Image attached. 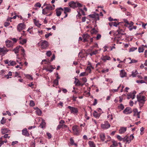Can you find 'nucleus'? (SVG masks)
<instances>
[{"label": "nucleus", "mask_w": 147, "mask_h": 147, "mask_svg": "<svg viewBox=\"0 0 147 147\" xmlns=\"http://www.w3.org/2000/svg\"><path fill=\"white\" fill-rule=\"evenodd\" d=\"M91 69H93V67L91 65L88 66L87 67L86 70L90 73L91 72Z\"/></svg>", "instance_id": "nucleus-35"}, {"label": "nucleus", "mask_w": 147, "mask_h": 147, "mask_svg": "<svg viewBox=\"0 0 147 147\" xmlns=\"http://www.w3.org/2000/svg\"><path fill=\"white\" fill-rule=\"evenodd\" d=\"M47 134L49 139H50L51 138V135L50 133L48 132L47 133Z\"/></svg>", "instance_id": "nucleus-64"}, {"label": "nucleus", "mask_w": 147, "mask_h": 147, "mask_svg": "<svg viewBox=\"0 0 147 147\" xmlns=\"http://www.w3.org/2000/svg\"><path fill=\"white\" fill-rule=\"evenodd\" d=\"M9 51V50L7 49L5 47L3 48L0 47V52L2 53L4 55L6 54Z\"/></svg>", "instance_id": "nucleus-15"}, {"label": "nucleus", "mask_w": 147, "mask_h": 147, "mask_svg": "<svg viewBox=\"0 0 147 147\" xmlns=\"http://www.w3.org/2000/svg\"><path fill=\"white\" fill-rule=\"evenodd\" d=\"M135 98V95L134 94L132 93L128 95L127 98L128 99L131 98L132 99H133Z\"/></svg>", "instance_id": "nucleus-23"}, {"label": "nucleus", "mask_w": 147, "mask_h": 147, "mask_svg": "<svg viewBox=\"0 0 147 147\" xmlns=\"http://www.w3.org/2000/svg\"><path fill=\"white\" fill-rule=\"evenodd\" d=\"M137 49V47H132L129 49V52H133Z\"/></svg>", "instance_id": "nucleus-41"}, {"label": "nucleus", "mask_w": 147, "mask_h": 147, "mask_svg": "<svg viewBox=\"0 0 147 147\" xmlns=\"http://www.w3.org/2000/svg\"><path fill=\"white\" fill-rule=\"evenodd\" d=\"M70 144L71 145H75L76 146H77V144L74 143V141L72 138H71L70 139Z\"/></svg>", "instance_id": "nucleus-24"}, {"label": "nucleus", "mask_w": 147, "mask_h": 147, "mask_svg": "<svg viewBox=\"0 0 147 147\" xmlns=\"http://www.w3.org/2000/svg\"><path fill=\"white\" fill-rule=\"evenodd\" d=\"M55 67H53L52 65L47 66V67H45L43 69L46 70L47 71H49L50 72L53 71V70L55 69Z\"/></svg>", "instance_id": "nucleus-8"}, {"label": "nucleus", "mask_w": 147, "mask_h": 147, "mask_svg": "<svg viewBox=\"0 0 147 147\" xmlns=\"http://www.w3.org/2000/svg\"><path fill=\"white\" fill-rule=\"evenodd\" d=\"M63 124H60L57 127V129H59L61 128H63Z\"/></svg>", "instance_id": "nucleus-50"}, {"label": "nucleus", "mask_w": 147, "mask_h": 147, "mask_svg": "<svg viewBox=\"0 0 147 147\" xmlns=\"http://www.w3.org/2000/svg\"><path fill=\"white\" fill-rule=\"evenodd\" d=\"M138 62V61L134 59H132L131 60V61L129 63V64H132L136 63Z\"/></svg>", "instance_id": "nucleus-42"}, {"label": "nucleus", "mask_w": 147, "mask_h": 147, "mask_svg": "<svg viewBox=\"0 0 147 147\" xmlns=\"http://www.w3.org/2000/svg\"><path fill=\"white\" fill-rule=\"evenodd\" d=\"M6 122V119H4V117H2V119L1 121V123L2 124H5Z\"/></svg>", "instance_id": "nucleus-43"}, {"label": "nucleus", "mask_w": 147, "mask_h": 147, "mask_svg": "<svg viewBox=\"0 0 147 147\" xmlns=\"http://www.w3.org/2000/svg\"><path fill=\"white\" fill-rule=\"evenodd\" d=\"M90 32L91 34H95L97 32V31L94 28H93L90 31Z\"/></svg>", "instance_id": "nucleus-38"}, {"label": "nucleus", "mask_w": 147, "mask_h": 147, "mask_svg": "<svg viewBox=\"0 0 147 147\" xmlns=\"http://www.w3.org/2000/svg\"><path fill=\"white\" fill-rule=\"evenodd\" d=\"M49 12V11L46 8H44L42 10V13L43 14L45 15Z\"/></svg>", "instance_id": "nucleus-28"}, {"label": "nucleus", "mask_w": 147, "mask_h": 147, "mask_svg": "<svg viewBox=\"0 0 147 147\" xmlns=\"http://www.w3.org/2000/svg\"><path fill=\"white\" fill-rule=\"evenodd\" d=\"M119 23H117L116 22H111L109 23V25L110 26H113L117 27V26L119 25Z\"/></svg>", "instance_id": "nucleus-21"}, {"label": "nucleus", "mask_w": 147, "mask_h": 147, "mask_svg": "<svg viewBox=\"0 0 147 147\" xmlns=\"http://www.w3.org/2000/svg\"><path fill=\"white\" fill-rule=\"evenodd\" d=\"M36 113L39 116H40L42 114V111L41 110L39 109H37L36 111Z\"/></svg>", "instance_id": "nucleus-31"}, {"label": "nucleus", "mask_w": 147, "mask_h": 147, "mask_svg": "<svg viewBox=\"0 0 147 147\" xmlns=\"http://www.w3.org/2000/svg\"><path fill=\"white\" fill-rule=\"evenodd\" d=\"M71 11V9L67 7L64 8V13H67V12H70Z\"/></svg>", "instance_id": "nucleus-27"}, {"label": "nucleus", "mask_w": 147, "mask_h": 147, "mask_svg": "<svg viewBox=\"0 0 147 147\" xmlns=\"http://www.w3.org/2000/svg\"><path fill=\"white\" fill-rule=\"evenodd\" d=\"M83 38H85L87 39L89 38L90 37L89 35L88 34H84L83 35Z\"/></svg>", "instance_id": "nucleus-39"}, {"label": "nucleus", "mask_w": 147, "mask_h": 147, "mask_svg": "<svg viewBox=\"0 0 147 147\" xmlns=\"http://www.w3.org/2000/svg\"><path fill=\"white\" fill-rule=\"evenodd\" d=\"M144 49L143 47H139L138 48V52L139 53L143 52L144 51Z\"/></svg>", "instance_id": "nucleus-44"}, {"label": "nucleus", "mask_w": 147, "mask_h": 147, "mask_svg": "<svg viewBox=\"0 0 147 147\" xmlns=\"http://www.w3.org/2000/svg\"><path fill=\"white\" fill-rule=\"evenodd\" d=\"M52 34L51 33H50L48 34H46L45 35V37L46 38H48L49 36H51Z\"/></svg>", "instance_id": "nucleus-60"}, {"label": "nucleus", "mask_w": 147, "mask_h": 147, "mask_svg": "<svg viewBox=\"0 0 147 147\" xmlns=\"http://www.w3.org/2000/svg\"><path fill=\"white\" fill-rule=\"evenodd\" d=\"M9 132L10 130L7 129V128L2 129L1 130V132L2 134H5Z\"/></svg>", "instance_id": "nucleus-20"}, {"label": "nucleus", "mask_w": 147, "mask_h": 147, "mask_svg": "<svg viewBox=\"0 0 147 147\" xmlns=\"http://www.w3.org/2000/svg\"><path fill=\"white\" fill-rule=\"evenodd\" d=\"M110 127V124L107 121L105 122L104 124H102V128L104 129H108Z\"/></svg>", "instance_id": "nucleus-11"}, {"label": "nucleus", "mask_w": 147, "mask_h": 147, "mask_svg": "<svg viewBox=\"0 0 147 147\" xmlns=\"http://www.w3.org/2000/svg\"><path fill=\"white\" fill-rule=\"evenodd\" d=\"M45 122L43 121H42V122L40 124V126L42 128H43L45 127Z\"/></svg>", "instance_id": "nucleus-40"}, {"label": "nucleus", "mask_w": 147, "mask_h": 147, "mask_svg": "<svg viewBox=\"0 0 147 147\" xmlns=\"http://www.w3.org/2000/svg\"><path fill=\"white\" fill-rule=\"evenodd\" d=\"M121 85H120L118 88L117 89H113V90H111V91L113 92H117L118 91V89L120 88Z\"/></svg>", "instance_id": "nucleus-51"}, {"label": "nucleus", "mask_w": 147, "mask_h": 147, "mask_svg": "<svg viewBox=\"0 0 147 147\" xmlns=\"http://www.w3.org/2000/svg\"><path fill=\"white\" fill-rule=\"evenodd\" d=\"M132 112V110L129 107H126L123 111V113L125 114H130Z\"/></svg>", "instance_id": "nucleus-10"}, {"label": "nucleus", "mask_w": 147, "mask_h": 147, "mask_svg": "<svg viewBox=\"0 0 147 147\" xmlns=\"http://www.w3.org/2000/svg\"><path fill=\"white\" fill-rule=\"evenodd\" d=\"M16 64V63L14 61H9V63L8 64V65L9 66H13Z\"/></svg>", "instance_id": "nucleus-29"}, {"label": "nucleus", "mask_w": 147, "mask_h": 147, "mask_svg": "<svg viewBox=\"0 0 147 147\" xmlns=\"http://www.w3.org/2000/svg\"><path fill=\"white\" fill-rule=\"evenodd\" d=\"M22 134L27 136H29V134L27 131V129L26 128H25L23 129L22 131Z\"/></svg>", "instance_id": "nucleus-19"}, {"label": "nucleus", "mask_w": 147, "mask_h": 147, "mask_svg": "<svg viewBox=\"0 0 147 147\" xmlns=\"http://www.w3.org/2000/svg\"><path fill=\"white\" fill-rule=\"evenodd\" d=\"M26 27V25L24 23H20L17 26V28L18 31L20 32L24 29Z\"/></svg>", "instance_id": "nucleus-5"}, {"label": "nucleus", "mask_w": 147, "mask_h": 147, "mask_svg": "<svg viewBox=\"0 0 147 147\" xmlns=\"http://www.w3.org/2000/svg\"><path fill=\"white\" fill-rule=\"evenodd\" d=\"M127 130V127H121L119 130V133L120 134H123L125 133Z\"/></svg>", "instance_id": "nucleus-16"}, {"label": "nucleus", "mask_w": 147, "mask_h": 147, "mask_svg": "<svg viewBox=\"0 0 147 147\" xmlns=\"http://www.w3.org/2000/svg\"><path fill=\"white\" fill-rule=\"evenodd\" d=\"M118 107L119 109H121V110H123L124 108V107L122 104H121L119 105L118 106Z\"/></svg>", "instance_id": "nucleus-49"}, {"label": "nucleus", "mask_w": 147, "mask_h": 147, "mask_svg": "<svg viewBox=\"0 0 147 147\" xmlns=\"http://www.w3.org/2000/svg\"><path fill=\"white\" fill-rule=\"evenodd\" d=\"M107 117L109 119V120H111L113 119V118L112 115H107Z\"/></svg>", "instance_id": "nucleus-48"}, {"label": "nucleus", "mask_w": 147, "mask_h": 147, "mask_svg": "<svg viewBox=\"0 0 147 147\" xmlns=\"http://www.w3.org/2000/svg\"><path fill=\"white\" fill-rule=\"evenodd\" d=\"M30 106L33 107L35 105L33 101L31 100L30 103Z\"/></svg>", "instance_id": "nucleus-45"}, {"label": "nucleus", "mask_w": 147, "mask_h": 147, "mask_svg": "<svg viewBox=\"0 0 147 147\" xmlns=\"http://www.w3.org/2000/svg\"><path fill=\"white\" fill-rule=\"evenodd\" d=\"M137 98L140 107H142L145 103L146 97L144 96L139 94L137 96Z\"/></svg>", "instance_id": "nucleus-1"}, {"label": "nucleus", "mask_w": 147, "mask_h": 147, "mask_svg": "<svg viewBox=\"0 0 147 147\" xmlns=\"http://www.w3.org/2000/svg\"><path fill=\"white\" fill-rule=\"evenodd\" d=\"M82 80L83 81V82L84 83H85L87 81V79L86 78H82Z\"/></svg>", "instance_id": "nucleus-58"}, {"label": "nucleus", "mask_w": 147, "mask_h": 147, "mask_svg": "<svg viewBox=\"0 0 147 147\" xmlns=\"http://www.w3.org/2000/svg\"><path fill=\"white\" fill-rule=\"evenodd\" d=\"M102 59L104 61H106L107 60H110L111 58L110 57L107 55H105L103 56V58Z\"/></svg>", "instance_id": "nucleus-22"}, {"label": "nucleus", "mask_w": 147, "mask_h": 147, "mask_svg": "<svg viewBox=\"0 0 147 147\" xmlns=\"http://www.w3.org/2000/svg\"><path fill=\"white\" fill-rule=\"evenodd\" d=\"M75 80L74 81V83L75 84L76 86H79L80 85H81V83L78 79L75 78Z\"/></svg>", "instance_id": "nucleus-26"}, {"label": "nucleus", "mask_w": 147, "mask_h": 147, "mask_svg": "<svg viewBox=\"0 0 147 147\" xmlns=\"http://www.w3.org/2000/svg\"><path fill=\"white\" fill-rule=\"evenodd\" d=\"M138 73L137 70H136L135 71H133L132 72L131 76L133 77H136V75L138 74Z\"/></svg>", "instance_id": "nucleus-33"}, {"label": "nucleus", "mask_w": 147, "mask_h": 147, "mask_svg": "<svg viewBox=\"0 0 147 147\" xmlns=\"http://www.w3.org/2000/svg\"><path fill=\"white\" fill-rule=\"evenodd\" d=\"M35 24L36 26L39 27L41 26V24H39L38 22H35Z\"/></svg>", "instance_id": "nucleus-55"}, {"label": "nucleus", "mask_w": 147, "mask_h": 147, "mask_svg": "<svg viewBox=\"0 0 147 147\" xmlns=\"http://www.w3.org/2000/svg\"><path fill=\"white\" fill-rule=\"evenodd\" d=\"M51 55V51H48L46 53V55L48 57H50Z\"/></svg>", "instance_id": "nucleus-47"}, {"label": "nucleus", "mask_w": 147, "mask_h": 147, "mask_svg": "<svg viewBox=\"0 0 147 147\" xmlns=\"http://www.w3.org/2000/svg\"><path fill=\"white\" fill-rule=\"evenodd\" d=\"M120 7L121 9L123 11H125L126 10V9L123 7H122L121 6H120Z\"/></svg>", "instance_id": "nucleus-53"}, {"label": "nucleus", "mask_w": 147, "mask_h": 147, "mask_svg": "<svg viewBox=\"0 0 147 147\" xmlns=\"http://www.w3.org/2000/svg\"><path fill=\"white\" fill-rule=\"evenodd\" d=\"M73 133V134L77 136L79 135L81 132V130L80 127L76 125L73 126L72 128Z\"/></svg>", "instance_id": "nucleus-2"}, {"label": "nucleus", "mask_w": 147, "mask_h": 147, "mask_svg": "<svg viewBox=\"0 0 147 147\" xmlns=\"http://www.w3.org/2000/svg\"><path fill=\"white\" fill-rule=\"evenodd\" d=\"M41 5L39 3H37L35 5V6L40 7H41Z\"/></svg>", "instance_id": "nucleus-54"}, {"label": "nucleus", "mask_w": 147, "mask_h": 147, "mask_svg": "<svg viewBox=\"0 0 147 147\" xmlns=\"http://www.w3.org/2000/svg\"><path fill=\"white\" fill-rule=\"evenodd\" d=\"M48 46V42L46 41H41V47L42 49H46Z\"/></svg>", "instance_id": "nucleus-9"}, {"label": "nucleus", "mask_w": 147, "mask_h": 147, "mask_svg": "<svg viewBox=\"0 0 147 147\" xmlns=\"http://www.w3.org/2000/svg\"><path fill=\"white\" fill-rule=\"evenodd\" d=\"M76 7H77L78 6L79 7H82V5L80 3H79L78 2H76Z\"/></svg>", "instance_id": "nucleus-62"}, {"label": "nucleus", "mask_w": 147, "mask_h": 147, "mask_svg": "<svg viewBox=\"0 0 147 147\" xmlns=\"http://www.w3.org/2000/svg\"><path fill=\"white\" fill-rule=\"evenodd\" d=\"M98 66H101L100 63H98L96 64V69H98V68L99 67H98Z\"/></svg>", "instance_id": "nucleus-63"}, {"label": "nucleus", "mask_w": 147, "mask_h": 147, "mask_svg": "<svg viewBox=\"0 0 147 147\" xmlns=\"http://www.w3.org/2000/svg\"><path fill=\"white\" fill-rule=\"evenodd\" d=\"M5 42L6 46L8 48L12 47L13 45V43L10 40H7Z\"/></svg>", "instance_id": "nucleus-7"}, {"label": "nucleus", "mask_w": 147, "mask_h": 147, "mask_svg": "<svg viewBox=\"0 0 147 147\" xmlns=\"http://www.w3.org/2000/svg\"><path fill=\"white\" fill-rule=\"evenodd\" d=\"M20 46L19 47H17L13 49V51H14L15 53L16 54L18 53L19 47H20Z\"/></svg>", "instance_id": "nucleus-36"}, {"label": "nucleus", "mask_w": 147, "mask_h": 147, "mask_svg": "<svg viewBox=\"0 0 147 147\" xmlns=\"http://www.w3.org/2000/svg\"><path fill=\"white\" fill-rule=\"evenodd\" d=\"M89 16L91 18H94L96 20L99 19L98 14L96 13H94L93 14L90 15Z\"/></svg>", "instance_id": "nucleus-14"}, {"label": "nucleus", "mask_w": 147, "mask_h": 147, "mask_svg": "<svg viewBox=\"0 0 147 147\" xmlns=\"http://www.w3.org/2000/svg\"><path fill=\"white\" fill-rule=\"evenodd\" d=\"M26 42V39H23L22 40L20 41V43L22 45H23Z\"/></svg>", "instance_id": "nucleus-46"}, {"label": "nucleus", "mask_w": 147, "mask_h": 147, "mask_svg": "<svg viewBox=\"0 0 147 147\" xmlns=\"http://www.w3.org/2000/svg\"><path fill=\"white\" fill-rule=\"evenodd\" d=\"M67 108L70 110L71 113L75 114L77 113L78 112V110L77 108L70 106H68Z\"/></svg>", "instance_id": "nucleus-4"}, {"label": "nucleus", "mask_w": 147, "mask_h": 147, "mask_svg": "<svg viewBox=\"0 0 147 147\" xmlns=\"http://www.w3.org/2000/svg\"><path fill=\"white\" fill-rule=\"evenodd\" d=\"M87 74H86V72H82L80 74V76H84L86 75Z\"/></svg>", "instance_id": "nucleus-56"}, {"label": "nucleus", "mask_w": 147, "mask_h": 147, "mask_svg": "<svg viewBox=\"0 0 147 147\" xmlns=\"http://www.w3.org/2000/svg\"><path fill=\"white\" fill-rule=\"evenodd\" d=\"M134 111V116H137L138 118H140V112H138L137 109H135Z\"/></svg>", "instance_id": "nucleus-18"}, {"label": "nucleus", "mask_w": 147, "mask_h": 147, "mask_svg": "<svg viewBox=\"0 0 147 147\" xmlns=\"http://www.w3.org/2000/svg\"><path fill=\"white\" fill-rule=\"evenodd\" d=\"M112 145L110 146V147H115L118 146V144L116 141L113 140L112 141Z\"/></svg>", "instance_id": "nucleus-25"}, {"label": "nucleus", "mask_w": 147, "mask_h": 147, "mask_svg": "<svg viewBox=\"0 0 147 147\" xmlns=\"http://www.w3.org/2000/svg\"><path fill=\"white\" fill-rule=\"evenodd\" d=\"M54 84L57 85L58 84V80L57 79L55 80L54 82Z\"/></svg>", "instance_id": "nucleus-57"}, {"label": "nucleus", "mask_w": 147, "mask_h": 147, "mask_svg": "<svg viewBox=\"0 0 147 147\" xmlns=\"http://www.w3.org/2000/svg\"><path fill=\"white\" fill-rule=\"evenodd\" d=\"M26 77L28 79H31L32 80L33 78L30 75H28L26 76Z\"/></svg>", "instance_id": "nucleus-59"}, {"label": "nucleus", "mask_w": 147, "mask_h": 147, "mask_svg": "<svg viewBox=\"0 0 147 147\" xmlns=\"http://www.w3.org/2000/svg\"><path fill=\"white\" fill-rule=\"evenodd\" d=\"M109 69H104L102 70V72L103 73H106L108 72L109 71Z\"/></svg>", "instance_id": "nucleus-61"}, {"label": "nucleus", "mask_w": 147, "mask_h": 147, "mask_svg": "<svg viewBox=\"0 0 147 147\" xmlns=\"http://www.w3.org/2000/svg\"><path fill=\"white\" fill-rule=\"evenodd\" d=\"M45 8L48 9L49 11L53 9V8L52 6L49 4H47V6Z\"/></svg>", "instance_id": "nucleus-30"}, {"label": "nucleus", "mask_w": 147, "mask_h": 147, "mask_svg": "<svg viewBox=\"0 0 147 147\" xmlns=\"http://www.w3.org/2000/svg\"><path fill=\"white\" fill-rule=\"evenodd\" d=\"M69 6L72 8L76 7V3L74 2L73 1H72L69 3Z\"/></svg>", "instance_id": "nucleus-17"}, {"label": "nucleus", "mask_w": 147, "mask_h": 147, "mask_svg": "<svg viewBox=\"0 0 147 147\" xmlns=\"http://www.w3.org/2000/svg\"><path fill=\"white\" fill-rule=\"evenodd\" d=\"M88 143L90 147H95V145L93 142L89 141Z\"/></svg>", "instance_id": "nucleus-34"}, {"label": "nucleus", "mask_w": 147, "mask_h": 147, "mask_svg": "<svg viewBox=\"0 0 147 147\" xmlns=\"http://www.w3.org/2000/svg\"><path fill=\"white\" fill-rule=\"evenodd\" d=\"M134 138L133 135L131 134L129 136H126L124 137L123 142L126 144H129L131 140Z\"/></svg>", "instance_id": "nucleus-3"}, {"label": "nucleus", "mask_w": 147, "mask_h": 147, "mask_svg": "<svg viewBox=\"0 0 147 147\" xmlns=\"http://www.w3.org/2000/svg\"><path fill=\"white\" fill-rule=\"evenodd\" d=\"M117 139L119 140L120 141H122L123 142V139H124V137L122 138L121 136L119 135H118L117 137Z\"/></svg>", "instance_id": "nucleus-37"}, {"label": "nucleus", "mask_w": 147, "mask_h": 147, "mask_svg": "<svg viewBox=\"0 0 147 147\" xmlns=\"http://www.w3.org/2000/svg\"><path fill=\"white\" fill-rule=\"evenodd\" d=\"M127 75V73L124 69H122L120 71V76L121 78L126 77Z\"/></svg>", "instance_id": "nucleus-13"}, {"label": "nucleus", "mask_w": 147, "mask_h": 147, "mask_svg": "<svg viewBox=\"0 0 147 147\" xmlns=\"http://www.w3.org/2000/svg\"><path fill=\"white\" fill-rule=\"evenodd\" d=\"M136 82L137 83H140L141 84L146 83L145 82L144 80H136Z\"/></svg>", "instance_id": "nucleus-52"}, {"label": "nucleus", "mask_w": 147, "mask_h": 147, "mask_svg": "<svg viewBox=\"0 0 147 147\" xmlns=\"http://www.w3.org/2000/svg\"><path fill=\"white\" fill-rule=\"evenodd\" d=\"M101 109L100 108H99L97 110V111H94L93 113V116L96 118H98L100 115V111Z\"/></svg>", "instance_id": "nucleus-6"}, {"label": "nucleus", "mask_w": 147, "mask_h": 147, "mask_svg": "<svg viewBox=\"0 0 147 147\" xmlns=\"http://www.w3.org/2000/svg\"><path fill=\"white\" fill-rule=\"evenodd\" d=\"M117 32H118V34H121V35H124V34L123 33L124 32V31L121 29H119L118 30H117Z\"/></svg>", "instance_id": "nucleus-32"}, {"label": "nucleus", "mask_w": 147, "mask_h": 147, "mask_svg": "<svg viewBox=\"0 0 147 147\" xmlns=\"http://www.w3.org/2000/svg\"><path fill=\"white\" fill-rule=\"evenodd\" d=\"M64 9L61 7L57 8L56 9V15L57 16H60L61 13L62 11H63Z\"/></svg>", "instance_id": "nucleus-12"}]
</instances>
